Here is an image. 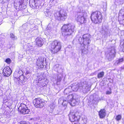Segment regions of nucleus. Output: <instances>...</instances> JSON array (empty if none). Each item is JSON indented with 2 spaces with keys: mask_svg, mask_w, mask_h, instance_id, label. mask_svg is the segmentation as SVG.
<instances>
[{
  "mask_svg": "<svg viewBox=\"0 0 124 124\" xmlns=\"http://www.w3.org/2000/svg\"><path fill=\"white\" fill-rule=\"evenodd\" d=\"M3 0V2H5L7 1V0Z\"/></svg>",
  "mask_w": 124,
  "mask_h": 124,
  "instance_id": "nucleus-48",
  "label": "nucleus"
},
{
  "mask_svg": "<svg viewBox=\"0 0 124 124\" xmlns=\"http://www.w3.org/2000/svg\"><path fill=\"white\" fill-rule=\"evenodd\" d=\"M0 44H1L2 45L3 44L4 42V39L2 38V39H1V41L0 40Z\"/></svg>",
  "mask_w": 124,
  "mask_h": 124,
  "instance_id": "nucleus-42",
  "label": "nucleus"
},
{
  "mask_svg": "<svg viewBox=\"0 0 124 124\" xmlns=\"http://www.w3.org/2000/svg\"><path fill=\"white\" fill-rule=\"evenodd\" d=\"M81 87V83H73L70 86H69L68 88H66L64 90V93L67 94L66 92L68 91L69 89H72L73 91H76L79 88H80Z\"/></svg>",
  "mask_w": 124,
  "mask_h": 124,
  "instance_id": "nucleus-9",
  "label": "nucleus"
},
{
  "mask_svg": "<svg viewBox=\"0 0 124 124\" xmlns=\"http://www.w3.org/2000/svg\"><path fill=\"white\" fill-rule=\"evenodd\" d=\"M123 61V58H122L119 59L115 63V64L117 65L119 64L121 62H122Z\"/></svg>",
  "mask_w": 124,
  "mask_h": 124,
  "instance_id": "nucleus-29",
  "label": "nucleus"
},
{
  "mask_svg": "<svg viewBox=\"0 0 124 124\" xmlns=\"http://www.w3.org/2000/svg\"><path fill=\"white\" fill-rule=\"evenodd\" d=\"M78 112L75 113L71 112L69 114V119L71 122H73V124H79L78 121L80 118Z\"/></svg>",
  "mask_w": 124,
  "mask_h": 124,
  "instance_id": "nucleus-5",
  "label": "nucleus"
},
{
  "mask_svg": "<svg viewBox=\"0 0 124 124\" xmlns=\"http://www.w3.org/2000/svg\"><path fill=\"white\" fill-rule=\"evenodd\" d=\"M109 52V61H111L113 59L115 56L116 50L114 47H112L110 49Z\"/></svg>",
  "mask_w": 124,
  "mask_h": 124,
  "instance_id": "nucleus-14",
  "label": "nucleus"
},
{
  "mask_svg": "<svg viewBox=\"0 0 124 124\" xmlns=\"http://www.w3.org/2000/svg\"><path fill=\"white\" fill-rule=\"evenodd\" d=\"M99 99L98 96H96L95 97H94L93 100V102L95 104H96L98 102Z\"/></svg>",
  "mask_w": 124,
  "mask_h": 124,
  "instance_id": "nucleus-24",
  "label": "nucleus"
},
{
  "mask_svg": "<svg viewBox=\"0 0 124 124\" xmlns=\"http://www.w3.org/2000/svg\"><path fill=\"white\" fill-rule=\"evenodd\" d=\"M75 17L78 22L83 24L86 22L87 16L86 13L80 12L77 13Z\"/></svg>",
  "mask_w": 124,
  "mask_h": 124,
  "instance_id": "nucleus-4",
  "label": "nucleus"
},
{
  "mask_svg": "<svg viewBox=\"0 0 124 124\" xmlns=\"http://www.w3.org/2000/svg\"><path fill=\"white\" fill-rule=\"evenodd\" d=\"M75 26L71 24L64 25L62 28V34L64 36H70L74 32Z\"/></svg>",
  "mask_w": 124,
  "mask_h": 124,
  "instance_id": "nucleus-1",
  "label": "nucleus"
},
{
  "mask_svg": "<svg viewBox=\"0 0 124 124\" xmlns=\"http://www.w3.org/2000/svg\"><path fill=\"white\" fill-rule=\"evenodd\" d=\"M91 36L88 34H85L83 35L82 37H80L78 39V40L80 44H83L84 47L85 46H88L91 42L90 38Z\"/></svg>",
  "mask_w": 124,
  "mask_h": 124,
  "instance_id": "nucleus-7",
  "label": "nucleus"
},
{
  "mask_svg": "<svg viewBox=\"0 0 124 124\" xmlns=\"http://www.w3.org/2000/svg\"><path fill=\"white\" fill-rule=\"evenodd\" d=\"M22 71L21 70L18 71V72H16L14 74V76L15 77H17V78L20 77L21 75H22Z\"/></svg>",
  "mask_w": 124,
  "mask_h": 124,
  "instance_id": "nucleus-23",
  "label": "nucleus"
},
{
  "mask_svg": "<svg viewBox=\"0 0 124 124\" xmlns=\"http://www.w3.org/2000/svg\"><path fill=\"white\" fill-rule=\"evenodd\" d=\"M81 85L82 87L80 88L81 89H82L83 93H86L88 91V87L86 85L84 84L83 82H81Z\"/></svg>",
  "mask_w": 124,
  "mask_h": 124,
  "instance_id": "nucleus-19",
  "label": "nucleus"
},
{
  "mask_svg": "<svg viewBox=\"0 0 124 124\" xmlns=\"http://www.w3.org/2000/svg\"><path fill=\"white\" fill-rule=\"evenodd\" d=\"M2 74L0 73V82L2 80Z\"/></svg>",
  "mask_w": 124,
  "mask_h": 124,
  "instance_id": "nucleus-43",
  "label": "nucleus"
},
{
  "mask_svg": "<svg viewBox=\"0 0 124 124\" xmlns=\"http://www.w3.org/2000/svg\"><path fill=\"white\" fill-rule=\"evenodd\" d=\"M79 96L76 95L74 94V98L70 101L69 103L72 106H75L77 104H78V102L79 101Z\"/></svg>",
  "mask_w": 124,
  "mask_h": 124,
  "instance_id": "nucleus-13",
  "label": "nucleus"
},
{
  "mask_svg": "<svg viewBox=\"0 0 124 124\" xmlns=\"http://www.w3.org/2000/svg\"><path fill=\"white\" fill-rule=\"evenodd\" d=\"M28 78L24 77L23 75H21L20 77H15L14 81L15 82L17 85H21L23 84V83L26 81Z\"/></svg>",
  "mask_w": 124,
  "mask_h": 124,
  "instance_id": "nucleus-10",
  "label": "nucleus"
},
{
  "mask_svg": "<svg viewBox=\"0 0 124 124\" xmlns=\"http://www.w3.org/2000/svg\"><path fill=\"white\" fill-rule=\"evenodd\" d=\"M91 18L92 22L95 24L101 22L102 17V15L99 11L93 12L91 16Z\"/></svg>",
  "mask_w": 124,
  "mask_h": 124,
  "instance_id": "nucleus-2",
  "label": "nucleus"
},
{
  "mask_svg": "<svg viewBox=\"0 0 124 124\" xmlns=\"http://www.w3.org/2000/svg\"><path fill=\"white\" fill-rule=\"evenodd\" d=\"M110 105H111V108L113 107L114 106V101H110Z\"/></svg>",
  "mask_w": 124,
  "mask_h": 124,
  "instance_id": "nucleus-35",
  "label": "nucleus"
},
{
  "mask_svg": "<svg viewBox=\"0 0 124 124\" xmlns=\"http://www.w3.org/2000/svg\"><path fill=\"white\" fill-rule=\"evenodd\" d=\"M109 94H110L111 93V92H110L109 91Z\"/></svg>",
  "mask_w": 124,
  "mask_h": 124,
  "instance_id": "nucleus-50",
  "label": "nucleus"
},
{
  "mask_svg": "<svg viewBox=\"0 0 124 124\" xmlns=\"http://www.w3.org/2000/svg\"><path fill=\"white\" fill-rule=\"evenodd\" d=\"M2 95V91L0 89V96H1Z\"/></svg>",
  "mask_w": 124,
  "mask_h": 124,
  "instance_id": "nucleus-44",
  "label": "nucleus"
},
{
  "mask_svg": "<svg viewBox=\"0 0 124 124\" xmlns=\"http://www.w3.org/2000/svg\"><path fill=\"white\" fill-rule=\"evenodd\" d=\"M67 13L63 9L57 12L55 16L56 18L59 21H64L67 17Z\"/></svg>",
  "mask_w": 124,
  "mask_h": 124,
  "instance_id": "nucleus-6",
  "label": "nucleus"
},
{
  "mask_svg": "<svg viewBox=\"0 0 124 124\" xmlns=\"http://www.w3.org/2000/svg\"><path fill=\"white\" fill-rule=\"evenodd\" d=\"M12 72V71L10 68L7 67H5L3 70V73L4 76L8 77L11 75Z\"/></svg>",
  "mask_w": 124,
  "mask_h": 124,
  "instance_id": "nucleus-15",
  "label": "nucleus"
},
{
  "mask_svg": "<svg viewBox=\"0 0 124 124\" xmlns=\"http://www.w3.org/2000/svg\"><path fill=\"white\" fill-rule=\"evenodd\" d=\"M36 45L39 46H41L44 43L43 40L40 37L37 38L36 40Z\"/></svg>",
  "mask_w": 124,
  "mask_h": 124,
  "instance_id": "nucleus-18",
  "label": "nucleus"
},
{
  "mask_svg": "<svg viewBox=\"0 0 124 124\" xmlns=\"http://www.w3.org/2000/svg\"><path fill=\"white\" fill-rule=\"evenodd\" d=\"M105 110L104 109H101L99 112L100 117L101 118H103L106 115Z\"/></svg>",
  "mask_w": 124,
  "mask_h": 124,
  "instance_id": "nucleus-20",
  "label": "nucleus"
},
{
  "mask_svg": "<svg viewBox=\"0 0 124 124\" xmlns=\"http://www.w3.org/2000/svg\"><path fill=\"white\" fill-rule=\"evenodd\" d=\"M88 50L86 49L85 51V50L83 49L82 50V52L84 54H86L88 53Z\"/></svg>",
  "mask_w": 124,
  "mask_h": 124,
  "instance_id": "nucleus-37",
  "label": "nucleus"
},
{
  "mask_svg": "<svg viewBox=\"0 0 124 124\" xmlns=\"http://www.w3.org/2000/svg\"><path fill=\"white\" fill-rule=\"evenodd\" d=\"M74 98V95L72 94H70L68 96H67V98L66 99L68 101L69 103Z\"/></svg>",
  "mask_w": 124,
  "mask_h": 124,
  "instance_id": "nucleus-21",
  "label": "nucleus"
},
{
  "mask_svg": "<svg viewBox=\"0 0 124 124\" xmlns=\"http://www.w3.org/2000/svg\"><path fill=\"white\" fill-rule=\"evenodd\" d=\"M82 121L83 122V123L86 124L87 122V118H82Z\"/></svg>",
  "mask_w": 124,
  "mask_h": 124,
  "instance_id": "nucleus-36",
  "label": "nucleus"
},
{
  "mask_svg": "<svg viewBox=\"0 0 124 124\" xmlns=\"http://www.w3.org/2000/svg\"><path fill=\"white\" fill-rule=\"evenodd\" d=\"M10 38L13 40H14L17 39V37L12 33L10 34Z\"/></svg>",
  "mask_w": 124,
  "mask_h": 124,
  "instance_id": "nucleus-28",
  "label": "nucleus"
},
{
  "mask_svg": "<svg viewBox=\"0 0 124 124\" xmlns=\"http://www.w3.org/2000/svg\"><path fill=\"white\" fill-rule=\"evenodd\" d=\"M109 90H110L111 89H110V88H109Z\"/></svg>",
  "mask_w": 124,
  "mask_h": 124,
  "instance_id": "nucleus-51",
  "label": "nucleus"
},
{
  "mask_svg": "<svg viewBox=\"0 0 124 124\" xmlns=\"http://www.w3.org/2000/svg\"><path fill=\"white\" fill-rule=\"evenodd\" d=\"M104 73L103 71L99 73L97 75V77L98 78H102L104 75Z\"/></svg>",
  "mask_w": 124,
  "mask_h": 124,
  "instance_id": "nucleus-26",
  "label": "nucleus"
},
{
  "mask_svg": "<svg viewBox=\"0 0 124 124\" xmlns=\"http://www.w3.org/2000/svg\"><path fill=\"white\" fill-rule=\"evenodd\" d=\"M122 117L121 115H118L116 116L115 119L117 121H118L121 120Z\"/></svg>",
  "mask_w": 124,
  "mask_h": 124,
  "instance_id": "nucleus-30",
  "label": "nucleus"
},
{
  "mask_svg": "<svg viewBox=\"0 0 124 124\" xmlns=\"http://www.w3.org/2000/svg\"><path fill=\"white\" fill-rule=\"evenodd\" d=\"M42 76L41 75H40L37 76V78H36V81H38V82H39V81H41L42 80V78H41Z\"/></svg>",
  "mask_w": 124,
  "mask_h": 124,
  "instance_id": "nucleus-34",
  "label": "nucleus"
},
{
  "mask_svg": "<svg viewBox=\"0 0 124 124\" xmlns=\"http://www.w3.org/2000/svg\"><path fill=\"white\" fill-rule=\"evenodd\" d=\"M10 61L11 60L9 58L5 60L6 62L8 63H9L11 62Z\"/></svg>",
  "mask_w": 124,
  "mask_h": 124,
  "instance_id": "nucleus-39",
  "label": "nucleus"
},
{
  "mask_svg": "<svg viewBox=\"0 0 124 124\" xmlns=\"http://www.w3.org/2000/svg\"><path fill=\"white\" fill-rule=\"evenodd\" d=\"M51 29V27L50 24H49L47 27L46 28L47 30H48V31H50Z\"/></svg>",
  "mask_w": 124,
  "mask_h": 124,
  "instance_id": "nucleus-38",
  "label": "nucleus"
},
{
  "mask_svg": "<svg viewBox=\"0 0 124 124\" xmlns=\"http://www.w3.org/2000/svg\"><path fill=\"white\" fill-rule=\"evenodd\" d=\"M122 16L124 18V13L123 15Z\"/></svg>",
  "mask_w": 124,
  "mask_h": 124,
  "instance_id": "nucleus-49",
  "label": "nucleus"
},
{
  "mask_svg": "<svg viewBox=\"0 0 124 124\" xmlns=\"http://www.w3.org/2000/svg\"><path fill=\"white\" fill-rule=\"evenodd\" d=\"M119 1L121 2H122L124 1V0H119Z\"/></svg>",
  "mask_w": 124,
  "mask_h": 124,
  "instance_id": "nucleus-46",
  "label": "nucleus"
},
{
  "mask_svg": "<svg viewBox=\"0 0 124 124\" xmlns=\"http://www.w3.org/2000/svg\"><path fill=\"white\" fill-rule=\"evenodd\" d=\"M59 102H60L62 103L64 106H66L68 103H69L68 101L67 100L66 98L62 97L59 98L58 100Z\"/></svg>",
  "mask_w": 124,
  "mask_h": 124,
  "instance_id": "nucleus-17",
  "label": "nucleus"
},
{
  "mask_svg": "<svg viewBox=\"0 0 124 124\" xmlns=\"http://www.w3.org/2000/svg\"><path fill=\"white\" fill-rule=\"evenodd\" d=\"M38 84H37L41 88H42L44 86H46L47 84V83H45L44 82H39L38 81Z\"/></svg>",
  "mask_w": 124,
  "mask_h": 124,
  "instance_id": "nucleus-22",
  "label": "nucleus"
},
{
  "mask_svg": "<svg viewBox=\"0 0 124 124\" xmlns=\"http://www.w3.org/2000/svg\"><path fill=\"white\" fill-rule=\"evenodd\" d=\"M18 110L21 113L23 114H30V110L28 107L27 105L23 103H21L20 106L18 108Z\"/></svg>",
  "mask_w": 124,
  "mask_h": 124,
  "instance_id": "nucleus-8",
  "label": "nucleus"
},
{
  "mask_svg": "<svg viewBox=\"0 0 124 124\" xmlns=\"http://www.w3.org/2000/svg\"><path fill=\"white\" fill-rule=\"evenodd\" d=\"M43 1V0H36L35 1V2H36L35 3V4L37 3L38 5H39L41 4Z\"/></svg>",
  "mask_w": 124,
  "mask_h": 124,
  "instance_id": "nucleus-31",
  "label": "nucleus"
},
{
  "mask_svg": "<svg viewBox=\"0 0 124 124\" xmlns=\"http://www.w3.org/2000/svg\"><path fill=\"white\" fill-rule=\"evenodd\" d=\"M20 124H30L29 123H26L25 121H22Z\"/></svg>",
  "mask_w": 124,
  "mask_h": 124,
  "instance_id": "nucleus-41",
  "label": "nucleus"
},
{
  "mask_svg": "<svg viewBox=\"0 0 124 124\" xmlns=\"http://www.w3.org/2000/svg\"><path fill=\"white\" fill-rule=\"evenodd\" d=\"M120 23L121 24L124 25V19L121 20L120 21Z\"/></svg>",
  "mask_w": 124,
  "mask_h": 124,
  "instance_id": "nucleus-40",
  "label": "nucleus"
},
{
  "mask_svg": "<svg viewBox=\"0 0 124 124\" xmlns=\"http://www.w3.org/2000/svg\"><path fill=\"white\" fill-rule=\"evenodd\" d=\"M35 106L37 108H41L43 106L44 102L43 100L40 98L36 99L33 101Z\"/></svg>",
  "mask_w": 124,
  "mask_h": 124,
  "instance_id": "nucleus-11",
  "label": "nucleus"
},
{
  "mask_svg": "<svg viewBox=\"0 0 124 124\" xmlns=\"http://www.w3.org/2000/svg\"><path fill=\"white\" fill-rule=\"evenodd\" d=\"M106 94L108 95V91H107L106 92Z\"/></svg>",
  "mask_w": 124,
  "mask_h": 124,
  "instance_id": "nucleus-47",
  "label": "nucleus"
},
{
  "mask_svg": "<svg viewBox=\"0 0 124 124\" xmlns=\"http://www.w3.org/2000/svg\"><path fill=\"white\" fill-rule=\"evenodd\" d=\"M75 97L76 98H77V97Z\"/></svg>",
  "mask_w": 124,
  "mask_h": 124,
  "instance_id": "nucleus-52",
  "label": "nucleus"
},
{
  "mask_svg": "<svg viewBox=\"0 0 124 124\" xmlns=\"http://www.w3.org/2000/svg\"><path fill=\"white\" fill-rule=\"evenodd\" d=\"M55 105L53 103H51L50 105L49 106V107L52 110H53L54 108Z\"/></svg>",
  "mask_w": 124,
  "mask_h": 124,
  "instance_id": "nucleus-33",
  "label": "nucleus"
},
{
  "mask_svg": "<svg viewBox=\"0 0 124 124\" xmlns=\"http://www.w3.org/2000/svg\"><path fill=\"white\" fill-rule=\"evenodd\" d=\"M23 5L22 3H21L19 2H18L17 5L16 4H15L14 7L17 10H22L23 9L25 8V6L22 7Z\"/></svg>",
  "mask_w": 124,
  "mask_h": 124,
  "instance_id": "nucleus-16",
  "label": "nucleus"
},
{
  "mask_svg": "<svg viewBox=\"0 0 124 124\" xmlns=\"http://www.w3.org/2000/svg\"><path fill=\"white\" fill-rule=\"evenodd\" d=\"M44 13L46 16L47 17H49L51 15V13L49 11H45Z\"/></svg>",
  "mask_w": 124,
  "mask_h": 124,
  "instance_id": "nucleus-32",
  "label": "nucleus"
},
{
  "mask_svg": "<svg viewBox=\"0 0 124 124\" xmlns=\"http://www.w3.org/2000/svg\"><path fill=\"white\" fill-rule=\"evenodd\" d=\"M26 77L28 78H29L31 76L29 70H26L25 72Z\"/></svg>",
  "mask_w": 124,
  "mask_h": 124,
  "instance_id": "nucleus-27",
  "label": "nucleus"
},
{
  "mask_svg": "<svg viewBox=\"0 0 124 124\" xmlns=\"http://www.w3.org/2000/svg\"><path fill=\"white\" fill-rule=\"evenodd\" d=\"M51 47L50 50L52 54H54L58 52L61 48L60 42L57 40H55L52 42L50 45Z\"/></svg>",
  "mask_w": 124,
  "mask_h": 124,
  "instance_id": "nucleus-3",
  "label": "nucleus"
},
{
  "mask_svg": "<svg viewBox=\"0 0 124 124\" xmlns=\"http://www.w3.org/2000/svg\"><path fill=\"white\" fill-rule=\"evenodd\" d=\"M46 59L43 57H39L37 60L36 65L39 68H42L44 66V61Z\"/></svg>",
  "mask_w": 124,
  "mask_h": 124,
  "instance_id": "nucleus-12",
  "label": "nucleus"
},
{
  "mask_svg": "<svg viewBox=\"0 0 124 124\" xmlns=\"http://www.w3.org/2000/svg\"><path fill=\"white\" fill-rule=\"evenodd\" d=\"M62 79V77L59 76H58L56 80V84L57 85H59L60 84V82Z\"/></svg>",
  "mask_w": 124,
  "mask_h": 124,
  "instance_id": "nucleus-25",
  "label": "nucleus"
},
{
  "mask_svg": "<svg viewBox=\"0 0 124 124\" xmlns=\"http://www.w3.org/2000/svg\"><path fill=\"white\" fill-rule=\"evenodd\" d=\"M4 2H3V0H0V3H4Z\"/></svg>",
  "mask_w": 124,
  "mask_h": 124,
  "instance_id": "nucleus-45",
  "label": "nucleus"
}]
</instances>
